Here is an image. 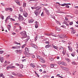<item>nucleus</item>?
I'll return each instance as SVG.
<instances>
[{
  "mask_svg": "<svg viewBox=\"0 0 78 78\" xmlns=\"http://www.w3.org/2000/svg\"><path fill=\"white\" fill-rule=\"evenodd\" d=\"M62 66H67V63L64 62H62Z\"/></svg>",
  "mask_w": 78,
  "mask_h": 78,
  "instance_id": "6",
  "label": "nucleus"
},
{
  "mask_svg": "<svg viewBox=\"0 0 78 78\" xmlns=\"http://www.w3.org/2000/svg\"><path fill=\"white\" fill-rule=\"evenodd\" d=\"M10 20H11V21H15V20H14V19H12V18H10Z\"/></svg>",
  "mask_w": 78,
  "mask_h": 78,
  "instance_id": "38",
  "label": "nucleus"
},
{
  "mask_svg": "<svg viewBox=\"0 0 78 78\" xmlns=\"http://www.w3.org/2000/svg\"><path fill=\"white\" fill-rule=\"evenodd\" d=\"M26 46V44H24L22 46V48H23L24 47H25Z\"/></svg>",
  "mask_w": 78,
  "mask_h": 78,
  "instance_id": "40",
  "label": "nucleus"
},
{
  "mask_svg": "<svg viewBox=\"0 0 78 78\" xmlns=\"http://www.w3.org/2000/svg\"><path fill=\"white\" fill-rule=\"evenodd\" d=\"M0 60L1 62H3V60H4V58H3V57H1L0 58Z\"/></svg>",
  "mask_w": 78,
  "mask_h": 78,
  "instance_id": "17",
  "label": "nucleus"
},
{
  "mask_svg": "<svg viewBox=\"0 0 78 78\" xmlns=\"http://www.w3.org/2000/svg\"><path fill=\"white\" fill-rule=\"evenodd\" d=\"M7 63H8V62H7V61L6 60L5 61V64H7Z\"/></svg>",
  "mask_w": 78,
  "mask_h": 78,
  "instance_id": "56",
  "label": "nucleus"
},
{
  "mask_svg": "<svg viewBox=\"0 0 78 78\" xmlns=\"http://www.w3.org/2000/svg\"><path fill=\"white\" fill-rule=\"evenodd\" d=\"M2 78H5V76H3V74H0V77H2Z\"/></svg>",
  "mask_w": 78,
  "mask_h": 78,
  "instance_id": "32",
  "label": "nucleus"
},
{
  "mask_svg": "<svg viewBox=\"0 0 78 78\" xmlns=\"http://www.w3.org/2000/svg\"><path fill=\"white\" fill-rule=\"evenodd\" d=\"M11 69H13V68H15L16 67L14 66H11Z\"/></svg>",
  "mask_w": 78,
  "mask_h": 78,
  "instance_id": "51",
  "label": "nucleus"
},
{
  "mask_svg": "<svg viewBox=\"0 0 78 78\" xmlns=\"http://www.w3.org/2000/svg\"><path fill=\"white\" fill-rule=\"evenodd\" d=\"M58 66L56 65H54V67L55 68V69H56L57 68Z\"/></svg>",
  "mask_w": 78,
  "mask_h": 78,
  "instance_id": "34",
  "label": "nucleus"
},
{
  "mask_svg": "<svg viewBox=\"0 0 78 78\" xmlns=\"http://www.w3.org/2000/svg\"><path fill=\"white\" fill-rule=\"evenodd\" d=\"M57 76H58V77H59V78H63V77H62V76H60V74H57Z\"/></svg>",
  "mask_w": 78,
  "mask_h": 78,
  "instance_id": "28",
  "label": "nucleus"
},
{
  "mask_svg": "<svg viewBox=\"0 0 78 78\" xmlns=\"http://www.w3.org/2000/svg\"><path fill=\"white\" fill-rule=\"evenodd\" d=\"M37 40V36L35 38V41H36Z\"/></svg>",
  "mask_w": 78,
  "mask_h": 78,
  "instance_id": "49",
  "label": "nucleus"
},
{
  "mask_svg": "<svg viewBox=\"0 0 78 78\" xmlns=\"http://www.w3.org/2000/svg\"><path fill=\"white\" fill-rule=\"evenodd\" d=\"M37 58H38L40 60V61L41 59V58H42L38 55H37Z\"/></svg>",
  "mask_w": 78,
  "mask_h": 78,
  "instance_id": "18",
  "label": "nucleus"
},
{
  "mask_svg": "<svg viewBox=\"0 0 78 78\" xmlns=\"http://www.w3.org/2000/svg\"><path fill=\"white\" fill-rule=\"evenodd\" d=\"M49 59L50 60V61H54V58H49Z\"/></svg>",
  "mask_w": 78,
  "mask_h": 78,
  "instance_id": "42",
  "label": "nucleus"
},
{
  "mask_svg": "<svg viewBox=\"0 0 78 78\" xmlns=\"http://www.w3.org/2000/svg\"><path fill=\"white\" fill-rule=\"evenodd\" d=\"M39 10H36L34 12V13L36 15V16L39 14Z\"/></svg>",
  "mask_w": 78,
  "mask_h": 78,
  "instance_id": "4",
  "label": "nucleus"
},
{
  "mask_svg": "<svg viewBox=\"0 0 78 78\" xmlns=\"http://www.w3.org/2000/svg\"><path fill=\"white\" fill-rule=\"evenodd\" d=\"M19 73H17V74H15V73H13V75H15V76H17V75L19 76Z\"/></svg>",
  "mask_w": 78,
  "mask_h": 78,
  "instance_id": "30",
  "label": "nucleus"
},
{
  "mask_svg": "<svg viewBox=\"0 0 78 78\" xmlns=\"http://www.w3.org/2000/svg\"><path fill=\"white\" fill-rule=\"evenodd\" d=\"M15 65H16V66H19V64H18V63H16L15 64Z\"/></svg>",
  "mask_w": 78,
  "mask_h": 78,
  "instance_id": "55",
  "label": "nucleus"
},
{
  "mask_svg": "<svg viewBox=\"0 0 78 78\" xmlns=\"http://www.w3.org/2000/svg\"><path fill=\"white\" fill-rule=\"evenodd\" d=\"M20 34H21L23 36V37H21L22 39L25 38V37H27V32L25 31L21 32Z\"/></svg>",
  "mask_w": 78,
  "mask_h": 78,
  "instance_id": "1",
  "label": "nucleus"
},
{
  "mask_svg": "<svg viewBox=\"0 0 78 78\" xmlns=\"http://www.w3.org/2000/svg\"><path fill=\"white\" fill-rule=\"evenodd\" d=\"M5 9L6 11H9V10H10V11H12V9L11 8H6Z\"/></svg>",
  "mask_w": 78,
  "mask_h": 78,
  "instance_id": "5",
  "label": "nucleus"
},
{
  "mask_svg": "<svg viewBox=\"0 0 78 78\" xmlns=\"http://www.w3.org/2000/svg\"><path fill=\"white\" fill-rule=\"evenodd\" d=\"M15 2L17 3V5L20 6V2L19 1V0H15Z\"/></svg>",
  "mask_w": 78,
  "mask_h": 78,
  "instance_id": "14",
  "label": "nucleus"
},
{
  "mask_svg": "<svg viewBox=\"0 0 78 78\" xmlns=\"http://www.w3.org/2000/svg\"><path fill=\"white\" fill-rule=\"evenodd\" d=\"M7 27L8 28V29L9 31L10 30V29H11V26L9 25H8Z\"/></svg>",
  "mask_w": 78,
  "mask_h": 78,
  "instance_id": "25",
  "label": "nucleus"
},
{
  "mask_svg": "<svg viewBox=\"0 0 78 78\" xmlns=\"http://www.w3.org/2000/svg\"><path fill=\"white\" fill-rule=\"evenodd\" d=\"M9 69H11V66H8L6 67V69H7V70H9Z\"/></svg>",
  "mask_w": 78,
  "mask_h": 78,
  "instance_id": "31",
  "label": "nucleus"
},
{
  "mask_svg": "<svg viewBox=\"0 0 78 78\" xmlns=\"http://www.w3.org/2000/svg\"><path fill=\"white\" fill-rule=\"evenodd\" d=\"M32 57L33 58H35V55H32Z\"/></svg>",
  "mask_w": 78,
  "mask_h": 78,
  "instance_id": "63",
  "label": "nucleus"
},
{
  "mask_svg": "<svg viewBox=\"0 0 78 78\" xmlns=\"http://www.w3.org/2000/svg\"><path fill=\"white\" fill-rule=\"evenodd\" d=\"M22 62H26V59L22 60Z\"/></svg>",
  "mask_w": 78,
  "mask_h": 78,
  "instance_id": "54",
  "label": "nucleus"
},
{
  "mask_svg": "<svg viewBox=\"0 0 78 78\" xmlns=\"http://www.w3.org/2000/svg\"><path fill=\"white\" fill-rule=\"evenodd\" d=\"M69 24L70 25H73V22H71Z\"/></svg>",
  "mask_w": 78,
  "mask_h": 78,
  "instance_id": "50",
  "label": "nucleus"
},
{
  "mask_svg": "<svg viewBox=\"0 0 78 78\" xmlns=\"http://www.w3.org/2000/svg\"><path fill=\"white\" fill-rule=\"evenodd\" d=\"M31 8L32 9H37V7H32Z\"/></svg>",
  "mask_w": 78,
  "mask_h": 78,
  "instance_id": "37",
  "label": "nucleus"
},
{
  "mask_svg": "<svg viewBox=\"0 0 78 78\" xmlns=\"http://www.w3.org/2000/svg\"><path fill=\"white\" fill-rule=\"evenodd\" d=\"M20 68L21 69H22V68H23V65L22 64H21L20 65Z\"/></svg>",
  "mask_w": 78,
  "mask_h": 78,
  "instance_id": "35",
  "label": "nucleus"
},
{
  "mask_svg": "<svg viewBox=\"0 0 78 78\" xmlns=\"http://www.w3.org/2000/svg\"><path fill=\"white\" fill-rule=\"evenodd\" d=\"M51 67L52 68H53V67H54V65L52 64L51 65Z\"/></svg>",
  "mask_w": 78,
  "mask_h": 78,
  "instance_id": "46",
  "label": "nucleus"
},
{
  "mask_svg": "<svg viewBox=\"0 0 78 78\" xmlns=\"http://www.w3.org/2000/svg\"><path fill=\"white\" fill-rule=\"evenodd\" d=\"M65 60H66V61H67L68 62H70V59H69V58H65Z\"/></svg>",
  "mask_w": 78,
  "mask_h": 78,
  "instance_id": "16",
  "label": "nucleus"
},
{
  "mask_svg": "<svg viewBox=\"0 0 78 78\" xmlns=\"http://www.w3.org/2000/svg\"><path fill=\"white\" fill-rule=\"evenodd\" d=\"M12 48H14L15 49V48H17V46H12Z\"/></svg>",
  "mask_w": 78,
  "mask_h": 78,
  "instance_id": "45",
  "label": "nucleus"
},
{
  "mask_svg": "<svg viewBox=\"0 0 78 78\" xmlns=\"http://www.w3.org/2000/svg\"><path fill=\"white\" fill-rule=\"evenodd\" d=\"M57 64H58V65H61V64L62 65V62H60V61L58 62Z\"/></svg>",
  "mask_w": 78,
  "mask_h": 78,
  "instance_id": "26",
  "label": "nucleus"
},
{
  "mask_svg": "<svg viewBox=\"0 0 78 78\" xmlns=\"http://www.w3.org/2000/svg\"><path fill=\"white\" fill-rule=\"evenodd\" d=\"M24 16V17H27V16H28V13H27L26 12H25L24 13L23 12Z\"/></svg>",
  "mask_w": 78,
  "mask_h": 78,
  "instance_id": "7",
  "label": "nucleus"
},
{
  "mask_svg": "<svg viewBox=\"0 0 78 78\" xmlns=\"http://www.w3.org/2000/svg\"><path fill=\"white\" fill-rule=\"evenodd\" d=\"M59 36V38L62 39H63L66 37V36L65 35H60Z\"/></svg>",
  "mask_w": 78,
  "mask_h": 78,
  "instance_id": "2",
  "label": "nucleus"
},
{
  "mask_svg": "<svg viewBox=\"0 0 78 78\" xmlns=\"http://www.w3.org/2000/svg\"><path fill=\"white\" fill-rule=\"evenodd\" d=\"M11 16H9L7 17V18L6 19V20H5V23L6 22V21L7 20H8V19H11Z\"/></svg>",
  "mask_w": 78,
  "mask_h": 78,
  "instance_id": "13",
  "label": "nucleus"
},
{
  "mask_svg": "<svg viewBox=\"0 0 78 78\" xmlns=\"http://www.w3.org/2000/svg\"><path fill=\"white\" fill-rule=\"evenodd\" d=\"M35 23V27L36 28H38V25H39V22L37 21H36Z\"/></svg>",
  "mask_w": 78,
  "mask_h": 78,
  "instance_id": "3",
  "label": "nucleus"
},
{
  "mask_svg": "<svg viewBox=\"0 0 78 78\" xmlns=\"http://www.w3.org/2000/svg\"><path fill=\"white\" fill-rule=\"evenodd\" d=\"M64 48L63 47L61 46V47L59 48V50H64Z\"/></svg>",
  "mask_w": 78,
  "mask_h": 78,
  "instance_id": "29",
  "label": "nucleus"
},
{
  "mask_svg": "<svg viewBox=\"0 0 78 78\" xmlns=\"http://www.w3.org/2000/svg\"><path fill=\"white\" fill-rule=\"evenodd\" d=\"M14 25H15L18 26V25H19V24L18 23H15V24H14Z\"/></svg>",
  "mask_w": 78,
  "mask_h": 78,
  "instance_id": "52",
  "label": "nucleus"
},
{
  "mask_svg": "<svg viewBox=\"0 0 78 78\" xmlns=\"http://www.w3.org/2000/svg\"><path fill=\"white\" fill-rule=\"evenodd\" d=\"M15 52L16 53H18L19 52V50H16L15 51Z\"/></svg>",
  "mask_w": 78,
  "mask_h": 78,
  "instance_id": "58",
  "label": "nucleus"
},
{
  "mask_svg": "<svg viewBox=\"0 0 78 78\" xmlns=\"http://www.w3.org/2000/svg\"><path fill=\"white\" fill-rule=\"evenodd\" d=\"M20 20L21 21H22L23 20H24V18L23 17V16H21V15H20Z\"/></svg>",
  "mask_w": 78,
  "mask_h": 78,
  "instance_id": "11",
  "label": "nucleus"
},
{
  "mask_svg": "<svg viewBox=\"0 0 78 78\" xmlns=\"http://www.w3.org/2000/svg\"><path fill=\"white\" fill-rule=\"evenodd\" d=\"M27 6V3L25 2H23V6L24 8L26 7Z\"/></svg>",
  "mask_w": 78,
  "mask_h": 78,
  "instance_id": "23",
  "label": "nucleus"
},
{
  "mask_svg": "<svg viewBox=\"0 0 78 78\" xmlns=\"http://www.w3.org/2000/svg\"><path fill=\"white\" fill-rule=\"evenodd\" d=\"M51 47V45L49 44H48L45 46V48H49V47Z\"/></svg>",
  "mask_w": 78,
  "mask_h": 78,
  "instance_id": "21",
  "label": "nucleus"
},
{
  "mask_svg": "<svg viewBox=\"0 0 78 78\" xmlns=\"http://www.w3.org/2000/svg\"><path fill=\"white\" fill-rule=\"evenodd\" d=\"M40 61L41 62H43V63H44L45 62V61L44 59V58L42 57L41 59H40Z\"/></svg>",
  "mask_w": 78,
  "mask_h": 78,
  "instance_id": "10",
  "label": "nucleus"
},
{
  "mask_svg": "<svg viewBox=\"0 0 78 78\" xmlns=\"http://www.w3.org/2000/svg\"><path fill=\"white\" fill-rule=\"evenodd\" d=\"M41 67H42L45 68L47 67V66L46 65H43L41 66Z\"/></svg>",
  "mask_w": 78,
  "mask_h": 78,
  "instance_id": "33",
  "label": "nucleus"
},
{
  "mask_svg": "<svg viewBox=\"0 0 78 78\" xmlns=\"http://www.w3.org/2000/svg\"><path fill=\"white\" fill-rule=\"evenodd\" d=\"M29 49L28 48H25V51L27 53H28V52H29Z\"/></svg>",
  "mask_w": 78,
  "mask_h": 78,
  "instance_id": "19",
  "label": "nucleus"
},
{
  "mask_svg": "<svg viewBox=\"0 0 78 78\" xmlns=\"http://www.w3.org/2000/svg\"><path fill=\"white\" fill-rule=\"evenodd\" d=\"M41 16H44V12H42V13L41 14Z\"/></svg>",
  "mask_w": 78,
  "mask_h": 78,
  "instance_id": "53",
  "label": "nucleus"
},
{
  "mask_svg": "<svg viewBox=\"0 0 78 78\" xmlns=\"http://www.w3.org/2000/svg\"><path fill=\"white\" fill-rule=\"evenodd\" d=\"M52 47H53V48H55V49H58V47H57V46H55V45H53L52 46Z\"/></svg>",
  "mask_w": 78,
  "mask_h": 78,
  "instance_id": "24",
  "label": "nucleus"
},
{
  "mask_svg": "<svg viewBox=\"0 0 78 78\" xmlns=\"http://www.w3.org/2000/svg\"><path fill=\"white\" fill-rule=\"evenodd\" d=\"M14 44H17V45H20V43H18L16 41L14 42Z\"/></svg>",
  "mask_w": 78,
  "mask_h": 78,
  "instance_id": "41",
  "label": "nucleus"
},
{
  "mask_svg": "<svg viewBox=\"0 0 78 78\" xmlns=\"http://www.w3.org/2000/svg\"><path fill=\"white\" fill-rule=\"evenodd\" d=\"M62 53L63 55H65L66 53V49L64 48V49L63 50Z\"/></svg>",
  "mask_w": 78,
  "mask_h": 78,
  "instance_id": "8",
  "label": "nucleus"
},
{
  "mask_svg": "<svg viewBox=\"0 0 78 78\" xmlns=\"http://www.w3.org/2000/svg\"><path fill=\"white\" fill-rule=\"evenodd\" d=\"M44 10H46V12L48 15H49L50 14V13L48 12V10H47L46 9H44Z\"/></svg>",
  "mask_w": 78,
  "mask_h": 78,
  "instance_id": "15",
  "label": "nucleus"
},
{
  "mask_svg": "<svg viewBox=\"0 0 78 78\" xmlns=\"http://www.w3.org/2000/svg\"><path fill=\"white\" fill-rule=\"evenodd\" d=\"M66 8H69V6L68 4H66Z\"/></svg>",
  "mask_w": 78,
  "mask_h": 78,
  "instance_id": "39",
  "label": "nucleus"
},
{
  "mask_svg": "<svg viewBox=\"0 0 78 78\" xmlns=\"http://www.w3.org/2000/svg\"><path fill=\"white\" fill-rule=\"evenodd\" d=\"M72 64H73V65H76V63L74 62H72Z\"/></svg>",
  "mask_w": 78,
  "mask_h": 78,
  "instance_id": "47",
  "label": "nucleus"
},
{
  "mask_svg": "<svg viewBox=\"0 0 78 78\" xmlns=\"http://www.w3.org/2000/svg\"><path fill=\"white\" fill-rule=\"evenodd\" d=\"M30 39V37H27V41H28V40Z\"/></svg>",
  "mask_w": 78,
  "mask_h": 78,
  "instance_id": "59",
  "label": "nucleus"
},
{
  "mask_svg": "<svg viewBox=\"0 0 78 78\" xmlns=\"http://www.w3.org/2000/svg\"><path fill=\"white\" fill-rule=\"evenodd\" d=\"M75 8H76V9H78V6H76L74 7Z\"/></svg>",
  "mask_w": 78,
  "mask_h": 78,
  "instance_id": "57",
  "label": "nucleus"
},
{
  "mask_svg": "<svg viewBox=\"0 0 78 78\" xmlns=\"http://www.w3.org/2000/svg\"><path fill=\"white\" fill-rule=\"evenodd\" d=\"M75 27H77V28H78V25H75Z\"/></svg>",
  "mask_w": 78,
  "mask_h": 78,
  "instance_id": "64",
  "label": "nucleus"
},
{
  "mask_svg": "<svg viewBox=\"0 0 78 78\" xmlns=\"http://www.w3.org/2000/svg\"><path fill=\"white\" fill-rule=\"evenodd\" d=\"M2 20L4 19V16H2Z\"/></svg>",
  "mask_w": 78,
  "mask_h": 78,
  "instance_id": "60",
  "label": "nucleus"
},
{
  "mask_svg": "<svg viewBox=\"0 0 78 78\" xmlns=\"http://www.w3.org/2000/svg\"><path fill=\"white\" fill-rule=\"evenodd\" d=\"M45 44H50V41H46L45 42Z\"/></svg>",
  "mask_w": 78,
  "mask_h": 78,
  "instance_id": "43",
  "label": "nucleus"
},
{
  "mask_svg": "<svg viewBox=\"0 0 78 78\" xmlns=\"http://www.w3.org/2000/svg\"><path fill=\"white\" fill-rule=\"evenodd\" d=\"M63 70H67V71L69 70V69H68V68H67V67H63Z\"/></svg>",
  "mask_w": 78,
  "mask_h": 78,
  "instance_id": "22",
  "label": "nucleus"
},
{
  "mask_svg": "<svg viewBox=\"0 0 78 78\" xmlns=\"http://www.w3.org/2000/svg\"><path fill=\"white\" fill-rule=\"evenodd\" d=\"M3 52H4V51H0V54H2Z\"/></svg>",
  "mask_w": 78,
  "mask_h": 78,
  "instance_id": "48",
  "label": "nucleus"
},
{
  "mask_svg": "<svg viewBox=\"0 0 78 78\" xmlns=\"http://www.w3.org/2000/svg\"><path fill=\"white\" fill-rule=\"evenodd\" d=\"M67 5V4L64 3L63 4H62L61 6H65V5Z\"/></svg>",
  "mask_w": 78,
  "mask_h": 78,
  "instance_id": "44",
  "label": "nucleus"
},
{
  "mask_svg": "<svg viewBox=\"0 0 78 78\" xmlns=\"http://www.w3.org/2000/svg\"><path fill=\"white\" fill-rule=\"evenodd\" d=\"M34 22V20H33L32 19L30 20H29L28 21V22L29 23H33Z\"/></svg>",
  "mask_w": 78,
  "mask_h": 78,
  "instance_id": "20",
  "label": "nucleus"
},
{
  "mask_svg": "<svg viewBox=\"0 0 78 78\" xmlns=\"http://www.w3.org/2000/svg\"><path fill=\"white\" fill-rule=\"evenodd\" d=\"M56 29L57 31H60V30H61V29H60V28H58V27H56Z\"/></svg>",
  "mask_w": 78,
  "mask_h": 78,
  "instance_id": "36",
  "label": "nucleus"
},
{
  "mask_svg": "<svg viewBox=\"0 0 78 78\" xmlns=\"http://www.w3.org/2000/svg\"><path fill=\"white\" fill-rule=\"evenodd\" d=\"M76 33V31L75 30H73V31L71 32V33L73 34H75V33Z\"/></svg>",
  "mask_w": 78,
  "mask_h": 78,
  "instance_id": "27",
  "label": "nucleus"
},
{
  "mask_svg": "<svg viewBox=\"0 0 78 78\" xmlns=\"http://www.w3.org/2000/svg\"><path fill=\"white\" fill-rule=\"evenodd\" d=\"M68 47L69 50H70L71 51H72L73 49H72V47H71L70 46H68Z\"/></svg>",
  "mask_w": 78,
  "mask_h": 78,
  "instance_id": "12",
  "label": "nucleus"
},
{
  "mask_svg": "<svg viewBox=\"0 0 78 78\" xmlns=\"http://www.w3.org/2000/svg\"><path fill=\"white\" fill-rule=\"evenodd\" d=\"M30 66L32 67H33V68H34V67H36V65H35V64L33 63H31L30 64Z\"/></svg>",
  "mask_w": 78,
  "mask_h": 78,
  "instance_id": "9",
  "label": "nucleus"
},
{
  "mask_svg": "<svg viewBox=\"0 0 78 78\" xmlns=\"http://www.w3.org/2000/svg\"><path fill=\"white\" fill-rule=\"evenodd\" d=\"M7 66V64H4L3 65V66L4 67H5V66Z\"/></svg>",
  "mask_w": 78,
  "mask_h": 78,
  "instance_id": "62",
  "label": "nucleus"
},
{
  "mask_svg": "<svg viewBox=\"0 0 78 78\" xmlns=\"http://www.w3.org/2000/svg\"><path fill=\"white\" fill-rule=\"evenodd\" d=\"M71 55L72 56H73V57L75 56V55L73 54H72Z\"/></svg>",
  "mask_w": 78,
  "mask_h": 78,
  "instance_id": "61",
  "label": "nucleus"
}]
</instances>
